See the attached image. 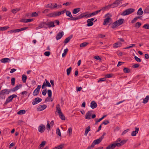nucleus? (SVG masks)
<instances>
[{"mask_svg":"<svg viewBox=\"0 0 149 149\" xmlns=\"http://www.w3.org/2000/svg\"><path fill=\"white\" fill-rule=\"evenodd\" d=\"M56 112H58L59 115V117L61 120H65V117L61 111L60 105L59 104H57L56 106Z\"/></svg>","mask_w":149,"mask_h":149,"instance_id":"1","label":"nucleus"},{"mask_svg":"<svg viewBox=\"0 0 149 149\" xmlns=\"http://www.w3.org/2000/svg\"><path fill=\"white\" fill-rule=\"evenodd\" d=\"M105 17H106V18L104 19L103 23V24L104 25H107L112 20V19L111 18V15L109 13H108L106 14L105 15Z\"/></svg>","mask_w":149,"mask_h":149,"instance_id":"2","label":"nucleus"},{"mask_svg":"<svg viewBox=\"0 0 149 149\" xmlns=\"http://www.w3.org/2000/svg\"><path fill=\"white\" fill-rule=\"evenodd\" d=\"M135 11V9L132 8H130L127 9L121 14L123 16H125L132 14Z\"/></svg>","mask_w":149,"mask_h":149,"instance_id":"3","label":"nucleus"},{"mask_svg":"<svg viewBox=\"0 0 149 149\" xmlns=\"http://www.w3.org/2000/svg\"><path fill=\"white\" fill-rule=\"evenodd\" d=\"M47 23L45 22H42L39 24V26L36 27V29H38L42 28H44L45 29H47L48 27L47 25Z\"/></svg>","mask_w":149,"mask_h":149,"instance_id":"4","label":"nucleus"},{"mask_svg":"<svg viewBox=\"0 0 149 149\" xmlns=\"http://www.w3.org/2000/svg\"><path fill=\"white\" fill-rule=\"evenodd\" d=\"M66 14L67 16L70 18H69L68 19L69 20H75V17H73L70 11H67L66 12Z\"/></svg>","mask_w":149,"mask_h":149,"instance_id":"5","label":"nucleus"},{"mask_svg":"<svg viewBox=\"0 0 149 149\" xmlns=\"http://www.w3.org/2000/svg\"><path fill=\"white\" fill-rule=\"evenodd\" d=\"M41 85H38V86L37 87L34 91L33 93V96H36L38 94Z\"/></svg>","mask_w":149,"mask_h":149,"instance_id":"6","label":"nucleus"},{"mask_svg":"<svg viewBox=\"0 0 149 149\" xmlns=\"http://www.w3.org/2000/svg\"><path fill=\"white\" fill-rule=\"evenodd\" d=\"M88 14L84 15V13H81L79 16L75 17V20H77L84 17H88Z\"/></svg>","mask_w":149,"mask_h":149,"instance_id":"7","label":"nucleus"},{"mask_svg":"<svg viewBox=\"0 0 149 149\" xmlns=\"http://www.w3.org/2000/svg\"><path fill=\"white\" fill-rule=\"evenodd\" d=\"M45 130V126L43 124H41L38 127V131L41 133L43 132Z\"/></svg>","mask_w":149,"mask_h":149,"instance_id":"8","label":"nucleus"},{"mask_svg":"<svg viewBox=\"0 0 149 149\" xmlns=\"http://www.w3.org/2000/svg\"><path fill=\"white\" fill-rule=\"evenodd\" d=\"M42 101V99L39 97L35 98L32 102L33 105H34L41 102Z\"/></svg>","mask_w":149,"mask_h":149,"instance_id":"9","label":"nucleus"},{"mask_svg":"<svg viewBox=\"0 0 149 149\" xmlns=\"http://www.w3.org/2000/svg\"><path fill=\"white\" fill-rule=\"evenodd\" d=\"M94 20L93 18L88 19L87 20V25L88 26H92L93 24V21Z\"/></svg>","mask_w":149,"mask_h":149,"instance_id":"10","label":"nucleus"},{"mask_svg":"<svg viewBox=\"0 0 149 149\" xmlns=\"http://www.w3.org/2000/svg\"><path fill=\"white\" fill-rule=\"evenodd\" d=\"M47 107V106L45 104L40 105L37 108V110L38 111H41L46 109Z\"/></svg>","mask_w":149,"mask_h":149,"instance_id":"11","label":"nucleus"},{"mask_svg":"<svg viewBox=\"0 0 149 149\" xmlns=\"http://www.w3.org/2000/svg\"><path fill=\"white\" fill-rule=\"evenodd\" d=\"M103 137H100L99 138L97 139L94 141L92 143L95 146L96 144H99L102 140Z\"/></svg>","mask_w":149,"mask_h":149,"instance_id":"12","label":"nucleus"},{"mask_svg":"<svg viewBox=\"0 0 149 149\" xmlns=\"http://www.w3.org/2000/svg\"><path fill=\"white\" fill-rule=\"evenodd\" d=\"M117 146L116 143L109 145L106 148V149H113Z\"/></svg>","mask_w":149,"mask_h":149,"instance_id":"13","label":"nucleus"},{"mask_svg":"<svg viewBox=\"0 0 149 149\" xmlns=\"http://www.w3.org/2000/svg\"><path fill=\"white\" fill-rule=\"evenodd\" d=\"M122 1H120V0H116L113 3L111 4V8H113L118 6V4H119V2Z\"/></svg>","mask_w":149,"mask_h":149,"instance_id":"14","label":"nucleus"},{"mask_svg":"<svg viewBox=\"0 0 149 149\" xmlns=\"http://www.w3.org/2000/svg\"><path fill=\"white\" fill-rule=\"evenodd\" d=\"M92 111H88L85 115V118L86 119H91V115Z\"/></svg>","mask_w":149,"mask_h":149,"instance_id":"15","label":"nucleus"},{"mask_svg":"<svg viewBox=\"0 0 149 149\" xmlns=\"http://www.w3.org/2000/svg\"><path fill=\"white\" fill-rule=\"evenodd\" d=\"M47 25L48 27V28H50L51 27H53L55 26V25L54 24V22L50 21L47 23Z\"/></svg>","mask_w":149,"mask_h":149,"instance_id":"16","label":"nucleus"},{"mask_svg":"<svg viewBox=\"0 0 149 149\" xmlns=\"http://www.w3.org/2000/svg\"><path fill=\"white\" fill-rule=\"evenodd\" d=\"M22 85L21 84H19L17 85L15 87H14L13 89H11V91L13 92H15L17 90L19 89L22 87Z\"/></svg>","mask_w":149,"mask_h":149,"instance_id":"17","label":"nucleus"},{"mask_svg":"<svg viewBox=\"0 0 149 149\" xmlns=\"http://www.w3.org/2000/svg\"><path fill=\"white\" fill-rule=\"evenodd\" d=\"M64 35V33L63 31L60 32L56 36V39L58 40L60 39Z\"/></svg>","mask_w":149,"mask_h":149,"instance_id":"18","label":"nucleus"},{"mask_svg":"<svg viewBox=\"0 0 149 149\" xmlns=\"http://www.w3.org/2000/svg\"><path fill=\"white\" fill-rule=\"evenodd\" d=\"M11 91V90L10 91H8V89H4L2 90L1 91V92L2 95H4L5 94H8Z\"/></svg>","mask_w":149,"mask_h":149,"instance_id":"19","label":"nucleus"},{"mask_svg":"<svg viewBox=\"0 0 149 149\" xmlns=\"http://www.w3.org/2000/svg\"><path fill=\"white\" fill-rule=\"evenodd\" d=\"M135 131H133L132 132L131 135L133 136H135L138 133L139 131V128L138 127H135Z\"/></svg>","mask_w":149,"mask_h":149,"instance_id":"20","label":"nucleus"},{"mask_svg":"<svg viewBox=\"0 0 149 149\" xmlns=\"http://www.w3.org/2000/svg\"><path fill=\"white\" fill-rule=\"evenodd\" d=\"M124 21V19H123L120 18L115 22H116L117 24L119 26L123 24Z\"/></svg>","mask_w":149,"mask_h":149,"instance_id":"21","label":"nucleus"},{"mask_svg":"<svg viewBox=\"0 0 149 149\" xmlns=\"http://www.w3.org/2000/svg\"><path fill=\"white\" fill-rule=\"evenodd\" d=\"M97 106V105L96 102L94 101H93L91 103V107L92 109L96 108Z\"/></svg>","mask_w":149,"mask_h":149,"instance_id":"22","label":"nucleus"},{"mask_svg":"<svg viewBox=\"0 0 149 149\" xmlns=\"http://www.w3.org/2000/svg\"><path fill=\"white\" fill-rule=\"evenodd\" d=\"M127 141V140H123L120 142V143H116L117 146L120 147L126 143Z\"/></svg>","mask_w":149,"mask_h":149,"instance_id":"23","label":"nucleus"},{"mask_svg":"<svg viewBox=\"0 0 149 149\" xmlns=\"http://www.w3.org/2000/svg\"><path fill=\"white\" fill-rule=\"evenodd\" d=\"M1 61L3 63H8L11 60L8 58H5L1 60Z\"/></svg>","mask_w":149,"mask_h":149,"instance_id":"24","label":"nucleus"},{"mask_svg":"<svg viewBox=\"0 0 149 149\" xmlns=\"http://www.w3.org/2000/svg\"><path fill=\"white\" fill-rule=\"evenodd\" d=\"M73 36L72 35H71L69 36L68 37L66 38L64 40L63 43L65 44L68 43L70 40V39H71Z\"/></svg>","mask_w":149,"mask_h":149,"instance_id":"25","label":"nucleus"},{"mask_svg":"<svg viewBox=\"0 0 149 149\" xmlns=\"http://www.w3.org/2000/svg\"><path fill=\"white\" fill-rule=\"evenodd\" d=\"M143 12L141 8H140L138 10L136 14L137 15L140 16L143 14Z\"/></svg>","mask_w":149,"mask_h":149,"instance_id":"26","label":"nucleus"},{"mask_svg":"<svg viewBox=\"0 0 149 149\" xmlns=\"http://www.w3.org/2000/svg\"><path fill=\"white\" fill-rule=\"evenodd\" d=\"M46 143V142L45 141H42L41 144H40L38 146V148L40 149H42L43 148L44 146L45 145Z\"/></svg>","mask_w":149,"mask_h":149,"instance_id":"27","label":"nucleus"},{"mask_svg":"<svg viewBox=\"0 0 149 149\" xmlns=\"http://www.w3.org/2000/svg\"><path fill=\"white\" fill-rule=\"evenodd\" d=\"M91 130L90 127L89 126L86 127L85 129V130L84 133V135L86 136L87 135L89 132Z\"/></svg>","mask_w":149,"mask_h":149,"instance_id":"28","label":"nucleus"},{"mask_svg":"<svg viewBox=\"0 0 149 149\" xmlns=\"http://www.w3.org/2000/svg\"><path fill=\"white\" fill-rule=\"evenodd\" d=\"M17 97V95L15 94H13L11 95H10L7 98L8 99L9 101L10 102L12 101L13 99L14 98L16 97Z\"/></svg>","mask_w":149,"mask_h":149,"instance_id":"29","label":"nucleus"},{"mask_svg":"<svg viewBox=\"0 0 149 149\" xmlns=\"http://www.w3.org/2000/svg\"><path fill=\"white\" fill-rule=\"evenodd\" d=\"M81 10L80 8H74L72 10V13L74 14H76L79 12Z\"/></svg>","mask_w":149,"mask_h":149,"instance_id":"30","label":"nucleus"},{"mask_svg":"<svg viewBox=\"0 0 149 149\" xmlns=\"http://www.w3.org/2000/svg\"><path fill=\"white\" fill-rule=\"evenodd\" d=\"M148 100H149V95H147L145 99H143V103L146 104L147 103Z\"/></svg>","mask_w":149,"mask_h":149,"instance_id":"31","label":"nucleus"},{"mask_svg":"<svg viewBox=\"0 0 149 149\" xmlns=\"http://www.w3.org/2000/svg\"><path fill=\"white\" fill-rule=\"evenodd\" d=\"M20 10V8L14 9L11 10V12L13 14H15Z\"/></svg>","mask_w":149,"mask_h":149,"instance_id":"32","label":"nucleus"},{"mask_svg":"<svg viewBox=\"0 0 149 149\" xmlns=\"http://www.w3.org/2000/svg\"><path fill=\"white\" fill-rule=\"evenodd\" d=\"M47 16L50 17H56L55 12H53L51 13H49L47 15Z\"/></svg>","mask_w":149,"mask_h":149,"instance_id":"33","label":"nucleus"},{"mask_svg":"<svg viewBox=\"0 0 149 149\" xmlns=\"http://www.w3.org/2000/svg\"><path fill=\"white\" fill-rule=\"evenodd\" d=\"M118 26L116 22H115L112 24L111 27L113 29L117 28Z\"/></svg>","mask_w":149,"mask_h":149,"instance_id":"34","label":"nucleus"},{"mask_svg":"<svg viewBox=\"0 0 149 149\" xmlns=\"http://www.w3.org/2000/svg\"><path fill=\"white\" fill-rule=\"evenodd\" d=\"M45 85L46 87L48 86L50 87L51 86V84H50L49 81L46 79H45Z\"/></svg>","mask_w":149,"mask_h":149,"instance_id":"35","label":"nucleus"},{"mask_svg":"<svg viewBox=\"0 0 149 149\" xmlns=\"http://www.w3.org/2000/svg\"><path fill=\"white\" fill-rule=\"evenodd\" d=\"M88 43L87 42H84L81 43L80 45V47H83L86 46L88 45Z\"/></svg>","mask_w":149,"mask_h":149,"instance_id":"36","label":"nucleus"},{"mask_svg":"<svg viewBox=\"0 0 149 149\" xmlns=\"http://www.w3.org/2000/svg\"><path fill=\"white\" fill-rule=\"evenodd\" d=\"M123 70L124 73H129L130 72V69L127 68H124L123 69Z\"/></svg>","mask_w":149,"mask_h":149,"instance_id":"37","label":"nucleus"},{"mask_svg":"<svg viewBox=\"0 0 149 149\" xmlns=\"http://www.w3.org/2000/svg\"><path fill=\"white\" fill-rule=\"evenodd\" d=\"M26 113V111L24 110H22L19 111L17 114L19 115H22Z\"/></svg>","mask_w":149,"mask_h":149,"instance_id":"38","label":"nucleus"},{"mask_svg":"<svg viewBox=\"0 0 149 149\" xmlns=\"http://www.w3.org/2000/svg\"><path fill=\"white\" fill-rule=\"evenodd\" d=\"M19 32V29H15V30H12L10 31H8V32L10 33H16L17 32Z\"/></svg>","mask_w":149,"mask_h":149,"instance_id":"39","label":"nucleus"},{"mask_svg":"<svg viewBox=\"0 0 149 149\" xmlns=\"http://www.w3.org/2000/svg\"><path fill=\"white\" fill-rule=\"evenodd\" d=\"M121 43L120 42L116 43L113 44V47H118L120 46Z\"/></svg>","mask_w":149,"mask_h":149,"instance_id":"40","label":"nucleus"},{"mask_svg":"<svg viewBox=\"0 0 149 149\" xmlns=\"http://www.w3.org/2000/svg\"><path fill=\"white\" fill-rule=\"evenodd\" d=\"M27 79V77L25 74H23L22 76V80L23 82L25 83Z\"/></svg>","mask_w":149,"mask_h":149,"instance_id":"41","label":"nucleus"},{"mask_svg":"<svg viewBox=\"0 0 149 149\" xmlns=\"http://www.w3.org/2000/svg\"><path fill=\"white\" fill-rule=\"evenodd\" d=\"M9 27L8 26L1 27H0V31H3L6 30L8 28H9Z\"/></svg>","mask_w":149,"mask_h":149,"instance_id":"42","label":"nucleus"},{"mask_svg":"<svg viewBox=\"0 0 149 149\" xmlns=\"http://www.w3.org/2000/svg\"><path fill=\"white\" fill-rule=\"evenodd\" d=\"M141 25V23L140 22H137L135 24V27L136 28L138 29L140 27Z\"/></svg>","mask_w":149,"mask_h":149,"instance_id":"43","label":"nucleus"},{"mask_svg":"<svg viewBox=\"0 0 149 149\" xmlns=\"http://www.w3.org/2000/svg\"><path fill=\"white\" fill-rule=\"evenodd\" d=\"M105 37V35L104 34H98L97 35V36L96 38H104Z\"/></svg>","mask_w":149,"mask_h":149,"instance_id":"44","label":"nucleus"},{"mask_svg":"<svg viewBox=\"0 0 149 149\" xmlns=\"http://www.w3.org/2000/svg\"><path fill=\"white\" fill-rule=\"evenodd\" d=\"M72 69L71 67H70L67 70V74L68 75H69Z\"/></svg>","mask_w":149,"mask_h":149,"instance_id":"45","label":"nucleus"},{"mask_svg":"<svg viewBox=\"0 0 149 149\" xmlns=\"http://www.w3.org/2000/svg\"><path fill=\"white\" fill-rule=\"evenodd\" d=\"M47 93L49 97L51 98L52 95V92L50 90H48Z\"/></svg>","mask_w":149,"mask_h":149,"instance_id":"46","label":"nucleus"},{"mask_svg":"<svg viewBox=\"0 0 149 149\" xmlns=\"http://www.w3.org/2000/svg\"><path fill=\"white\" fill-rule=\"evenodd\" d=\"M56 134H57L59 136H60L61 138V136L60 130L58 128H57L56 130Z\"/></svg>","mask_w":149,"mask_h":149,"instance_id":"47","label":"nucleus"},{"mask_svg":"<svg viewBox=\"0 0 149 149\" xmlns=\"http://www.w3.org/2000/svg\"><path fill=\"white\" fill-rule=\"evenodd\" d=\"M113 74H108L105 75V78H109L112 77Z\"/></svg>","mask_w":149,"mask_h":149,"instance_id":"48","label":"nucleus"},{"mask_svg":"<svg viewBox=\"0 0 149 149\" xmlns=\"http://www.w3.org/2000/svg\"><path fill=\"white\" fill-rule=\"evenodd\" d=\"M54 6V5H53L52 3H49L47 4L46 6V8H53L52 7L53 6Z\"/></svg>","mask_w":149,"mask_h":149,"instance_id":"49","label":"nucleus"},{"mask_svg":"<svg viewBox=\"0 0 149 149\" xmlns=\"http://www.w3.org/2000/svg\"><path fill=\"white\" fill-rule=\"evenodd\" d=\"M143 27L145 29H149V24H146L144 25Z\"/></svg>","mask_w":149,"mask_h":149,"instance_id":"50","label":"nucleus"},{"mask_svg":"<svg viewBox=\"0 0 149 149\" xmlns=\"http://www.w3.org/2000/svg\"><path fill=\"white\" fill-rule=\"evenodd\" d=\"M11 81L12 85L13 86H14L15 85V78L14 77H12L11 78Z\"/></svg>","mask_w":149,"mask_h":149,"instance_id":"51","label":"nucleus"},{"mask_svg":"<svg viewBox=\"0 0 149 149\" xmlns=\"http://www.w3.org/2000/svg\"><path fill=\"white\" fill-rule=\"evenodd\" d=\"M144 11L145 13H149V7L146 8Z\"/></svg>","mask_w":149,"mask_h":149,"instance_id":"52","label":"nucleus"},{"mask_svg":"<svg viewBox=\"0 0 149 149\" xmlns=\"http://www.w3.org/2000/svg\"><path fill=\"white\" fill-rule=\"evenodd\" d=\"M47 130H50V125L49 123V121H47Z\"/></svg>","mask_w":149,"mask_h":149,"instance_id":"53","label":"nucleus"},{"mask_svg":"<svg viewBox=\"0 0 149 149\" xmlns=\"http://www.w3.org/2000/svg\"><path fill=\"white\" fill-rule=\"evenodd\" d=\"M134 58H135V60L137 62H140L141 61V59L140 58H138L136 56H134Z\"/></svg>","mask_w":149,"mask_h":149,"instance_id":"54","label":"nucleus"},{"mask_svg":"<svg viewBox=\"0 0 149 149\" xmlns=\"http://www.w3.org/2000/svg\"><path fill=\"white\" fill-rule=\"evenodd\" d=\"M135 46V45L134 44H131L130 46H129L128 47H127L125 48V49H129V48H131L132 47H134Z\"/></svg>","mask_w":149,"mask_h":149,"instance_id":"55","label":"nucleus"},{"mask_svg":"<svg viewBox=\"0 0 149 149\" xmlns=\"http://www.w3.org/2000/svg\"><path fill=\"white\" fill-rule=\"evenodd\" d=\"M95 15V12L94 11L90 14H88V17H91L92 16Z\"/></svg>","mask_w":149,"mask_h":149,"instance_id":"56","label":"nucleus"},{"mask_svg":"<svg viewBox=\"0 0 149 149\" xmlns=\"http://www.w3.org/2000/svg\"><path fill=\"white\" fill-rule=\"evenodd\" d=\"M50 54V52H45L44 53V55L47 56H49Z\"/></svg>","mask_w":149,"mask_h":149,"instance_id":"57","label":"nucleus"},{"mask_svg":"<svg viewBox=\"0 0 149 149\" xmlns=\"http://www.w3.org/2000/svg\"><path fill=\"white\" fill-rule=\"evenodd\" d=\"M139 66V64H135L132 66V67L134 68H138Z\"/></svg>","mask_w":149,"mask_h":149,"instance_id":"58","label":"nucleus"},{"mask_svg":"<svg viewBox=\"0 0 149 149\" xmlns=\"http://www.w3.org/2000/svg\"><path fill=\"white\" fill-rule=\"evenodd\" d=\"M38 15V14L36 12L33 13L32 15L31 16L32 17H36Z\"/></svg>","mask_w":149,"mask_h":149,"instance_id":"59","label":"nucleus"},{"mask_svg":"<svg viewBox=\"0 0 149 149\" xmlns=\"http://www.w3.org/2000/svg\"><path fill=\"white\" fill-rule=\"evenodd\" d=\"M109 123V121L108 120H106L104 121L103 123H102V124H104L105 125H106Z\"/></svg>","mask_w":149,"mask_h":149,"instance_id":"60","label":"nucleus"},{"mask_svg":"<svg viewBox=\"0 0 149 149\" xmlns=\"http://www.w3.org/2000/svg\"><path fill=\"white\" fill-rule=\"evenodd\" d=\"M72 3L71 2H68L65 3H63V5H65L66 6H68L70 5Z\"/></svg>","mask_w":149,"mask_h":149,"instance_id":"61","label":"nucleus"},{"mask_svg":"<svg viewBox=\"0 0 149 149\" xmlns=\"http://www.w3.org/2000/svg\"><path fill=\"white\" fill-rule=\"evenodd\" d=\"M94 146H95L92 143L91 146H89L87 147V149H91L93 148L94 147Z\"/></svg>","mask_w":149,"mask_h":149,"instance_id":"62","label":"nucleus"},{"mask_svg":"<svg viewBox=\"0 0 149 149\" xmlns=\"http://www.w3.org/2000/svg\"><path fill=\"white\" fill-rule=\"evenodd\" d=\"M104 7L105 8V9L106 10H108V9L111 7V4H110Z\"/></svg>","mask_w":149,"mask_h":149,"instance_id":"63","label":"nucleus"},{"mask_svg":"<svg viewBox=\"0 0 149 149\" xmlns=\"http://www.w3.org/2000/svg\"><path fill=\"white\" fill-rule=\"evenodd\" d=\"M129 130V129H128L125 130H124L122 133V135H123L125 134Z\"/></svg>","mask_w":149,"mask_h":149,"instance_id":"64","label":"nucleus"}]
</instances>
